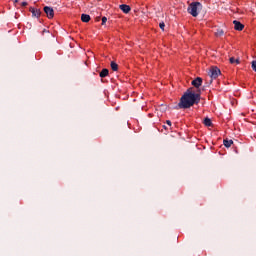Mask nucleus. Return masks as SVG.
<instances>
[{"label": "nucleus", "instance_id": "nucleus-1", "mask_svg": "<svg viewBox=\"0 0 256 256\" xmlns=\"http://www.w3.org/2000/svg\"><path fill=\"white\" fill-rule=\"evenodd\" d=\"M201 101V90L193 91V88H188L187 91L180 98L178 103L179 109H190L193 105H198Z\"/></svg>", "mask_w": 256, "mask_h": 256}, {"label": "nucleus", "instance_id": "nucleus-2", "mask_svg": "<svg viewBox=\"0 0 256 256\" xmlns=\"http://www.w3.org/2000/svg\"><path fill=\"white\" fill-rule=\"evenodd\" d=\"M203 8V4H201V2H192L189 6H188V13H190V15H192V17H197L199 15L198 9H202Z\"/></svg>", "mask_w": 256, "mask_h": 256}, {"label": "nucleus", "instance_id": "nucleus-3", "mask_svg": "<svg viewBox=\"0 0 256 256\" xmlns=\"http://www.w3.org/2000/svg\"><path fill=\"white\" fill-rule=\"evenodd\" d=\"M221 75V69L217 66H212L209 71V76L211 79H217Z\"/></svg>", "mask_w": 256, "mask_h": 256}, {"label": "nucleus", "instance_id": "nucleus-4", "mask_svg": "<svg viewBox=\"0 0 256 256\" xmlns=\"http://www.w3.org/2000/svg\"><path fill=\"white\" fill-rule=\"evenodd\" d=\"M44 13H46L48 19H53V17H55V11L53 10L52 7L45 6Z\"/></svg>", "mask_w": 256, "mask_h": 256}, {"label": "nucleus", "instance_id": "nucleus-5", "mask_svg": "<svg viewBox=\"0 0 256 256\" xmlns=\"http://www.w3.org/2000/svg\"><path fill=\"white\" fill-rule=\"evenodd\" d=\"M191 85L193 87H195L196 89H198L199 91V87H201L203 85V78L201 77H197L195 78L192 82H191Z\"/></svg>", "mask_w": 256, "mask_h": 256}, {"label": "nucleus", "instance_id": "nucleus-6", "mask_svg": "<svg viewBox=\"0 0 256 256\" xmlns=\"http://www.w3.org/2000/svg\"><path fill=\"white\" fill-rule=\"evenodd\" d=\"M233 25H234V29L236 31H243V29H245V25H243L241 22L234 20L233 21Z\"/></svg>", "mask_w": 256, "mask_h": 256}, {"label": "nucleus", "instance_id": "nucleus-7", "mask_svg": "<svg viewBox=\"0 0 256 256\" xmlns=\"http://www.w3.org/2000/svg\"><path fill=\"white\" fill-rule=\"evenodd\" d=\"M29 11L32 13L33 17H37V18L41 17V10L35 9L34 7H30Z\"/></svg>", "mask_w": 256, "mask_h": 256}, {"label": "nucleus", "instance_id": "nucleus-8", "mask_svg": "<svg viewBox=\"0 0 256 256\" xmlns=\"http://www.w3.org/2000/svg\"><path fill=\"white\" fill-rule=\"evenodd\" d=\"M119 9H121V11H123V13H129L131 11V6H129L127 4H121L119 6Z\"/></svg>", "mask_w": 256, "mask_h": 256}, {"label": "nucleus", "instance_id": "nucleus-9", "mask_svg": "<svg viewBox=\"0 0 256 256\" xmlns=\"http://www.w3.org/2000/svg\"><path fill=\"white\" fill-rule=\"evenodd\" d=\"M81 21L83 23H89V21H91V16H89V14H82Z\"/></svg>", "mask_w": 256, "mask_h": 256}, {"label": "nucleus", "instance_id": "nucleus-10", "mask_svg": "<svg viewBox=\"0 0 256 256\" xmlns=\"http://www.w3.org/2000/svg\"><path fill=\"white\" fill-rule=\"evenodd\" d=\"M99 75H100L101 79H104V77H107L109 75V69H107V68L102 69V71L100 72Z\"/></svg>", "mask_w": 256, "mask_h": 256}, {"label": "nucleus", "instance_id": "nucleus-11", "mask_svg": "<svg viewBox=\"0 0 256 256\" xmlns=\"http://www.w3.org/2000/svg\"><path fill=\"white\" fill-rule=\"evenodd\" d=\"M110 67H111L112 71H118L119 70V65L117 63H115L114 61H112L110 63Z\"/></svg>", "mask_w": 256, "mask_h": 256}, {"label": "nucleus", "instance_id": "nucleus-12", "mask_svg": "<svg viewBox=\"0 0 256 256\" xmlns=\"http://www.w3.org/2000/svg\"><path fill=\"white\" fill-rule=\"evenodd\" d=\"M232 144H233V140L224 139L223 141V145L227 148L231 147Z\"/></svg>", "mask_w": 256, "mask_h": 256}, {"label": "nucleus", "instance_id": "nucleus-13", "mask_svg": "<svg viewBox=\"0 0 256 256\" xmlns=\"http://www.w3.org/2000/svg\"><path fill=\"white\" fill-rule=\"evenodd\" d=\"M225 31H223V29L218 28L215 32L216 37H222V35H224Z\"/></svg>", "mask_w": 256, "mask_h": 256}, {"label": "nucleus", "instance_id": "nucleus-14", "mask_svg": "<svg viewBox=\"0 0 256 256\" xmlns=\"http://www.w3.org/2000/svg\"><path fill=\"white\" fill-rule=\"evenodd\" d=\"M204 125H205L206 127H211V125H213V123L211 122V119L205 118V119H204Z\"/></svg>", "mask_w": 256, "mask_h": 256}, {"label": "nucleus", "instance_id": "nucleus-15", "mask_svg": "<svg viewBox=\"0 0 256 256\" xmlns=\"http://www.w3.org/2000/svg\"><path fill=\"white\" fill-rule=\"evenodd\" d=\"M229 62L233 65L234 63H236L237 65H239V59H235V58H233V57H231L230 59H229Z\"/></svg>", "mask_w": 256, "mask_h": 256}, {"label": "nucleus", "instance_id": "nucleus-16", "mask_svg": "<svg viewBox=\"0 0 256 256\" xmlns=\"http://www.w3.org/2000/svg\"><path fill=\"white\" fill-rule=\"evenodd\" d=\"M159 27L162 31H165V22H160Z\"/></svg>", "mask_w": 256, "mask_h": 256}, {"label": "nucleus", "instance_id": "nucleus-17", "mask_svg": "<svg viewBox=\"0 0 256 256\" xmlns=\"http://www.w3.org/2000/svg\"><path fill=\"white\" fill-rule=\"evenodd\" d=\"M252 69L256 72V60L252 61Z\"/></svg>", "mask_w": 256, "mask_h": 256}, {"label": "nucleus", "instance_id": "nucleus-18", "mask_svg": "<svg viewBox=\"0 0 256 256\" xmlns=\"http://www.w3.org/2000/svg\"><path fill=\"white\" fill-rule=\"evenodd\" d=\"M107 23V17H102V25H105Z\"/></svg>", "mask_w": 256, "mask_h": 256}, {"label": "nucleus", "instance_id": "nucleus-19", "mask_svg": "<svg viewBox=\"0 0 256 256\" xmlns=\"http://www.w3.org/2000/svg\"><path fill=\"white\" fill-rule=\"evenodd\" d=\"M22 7H27L28 3L27 2H22Z\"/></svg>", "mask_w": 256, "mask_h": 256}, {"label": "nucleus", "instance_id": "nucleus-20", "mask_svg": "<svg viewBox=\"0 0 256 256\" xmlns=\"http://www.w3.org/2000/svg\"><path fill=\"white\" fill-rule=\"evenodd\" d=\"M166 123H167V125H169V127H171V121L170 120H167Z\"/></svg>", "mask_w": 256, "mask_h": 256}, {"label": "nucleus", "instance_id": "nucleus-21", "mask_svg": "<svg viewBox=\"0 0 256 256\" xmlns=\"http://www.w3.org/2000/svg\"><path fill=\"white\" fill-rule=\"evenodd\" d=\"M20 0H14V3H19Z\"/></svg>", "mask_w": 256, "mask_h": 256}, {"label": "nucleus", "instance_id": "nucleus-22", "mask_svg": "<svg viewBox=\"0 0 256 256\" xmlns=\"http://www.w3.org/2000/svg\"><path fill=\"white\" fill-rule=\"evenodd\" d=\"M164 127V129H167V126H163Z\"/></svg>", "mask_w": 256, "mask_h": 256}]
</instances>
